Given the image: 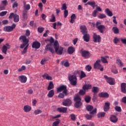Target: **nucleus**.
Masks as SVG:
<instances>
[{
    "label": "nucleus",
    "instance_id": "nucleus-1",
    "mask_svg": "<svg viewBox=\"0 0 126 126\" xmlns=\"http://www.w3.org/2000/svg\"><path fill=\"white\" fill-rule=\"evenodd\" d=\"M45 42H50V44H48L45 47L46 51H50L52 54L55 53V50H54V47L52 46V44L55 42V40L53 37H51V39H47L45 40Z\"/></svg>",
    "mask_w": 126,
    "mask_h": 126
},
{
    "label": "nucleus",
    "instance_id": "nucleus-2",
    "mask_svg": "<svg viewBox=\"0 0 126 126\" xmlns=\"http://www.w3.org/2000/svg\"><path fill=\"white\" fill-rule=\"evenodd\" d=\"M74 101L75 102L74 107L77 108V109H79V108H81V106H82V102H81V97L79 95L76 94L74 97Z\"/></svg>",
    "mask_w": 126,
    "mask_h": 126
},
{
    "label": "nucleus",
    "instance_id": "nucleus-3",
    "mask_svg": "<svg viewBox=\"0 0 126 126\" xmlns=\"http://www.w3.org/2000/svg\"><path fill=\"white\" fill-rule=\"evenodd\" d=\"M54 48L55 49V52L57 55H63V48L60 47L59 45V42L56 41L54 43Z\"/></svg>",
    "mask_w": 126,
    "mask_h": 126
},
{
    "label": "nucleus",
    "instance_id": "nucleus-4",
    "mask_svg": "<svg viewBox=\"0 0 126 126\" xmlns=\"http://www.w3.org/2000/svg\"><path fill=\"white\" fill-rule=\"evenodd\" d=\"M68 78L71 85H72V86H76V84H77V77H76V75H69Z\"/></svg>",
    "mask_w": 126,
    "mask_h": 126
},
{
    "label": "nucleus",
    "instance_id": "nucleus-5",
    "mask_svg": "<svg viewBox=\"0 0 126 126\" xmlns=\"http://www.w3.org/2000/svg\"><path fill=\"white\" fill-rule=\"evenodd\" d=\"M101 60H98L94 64V69H99L100 71L104 70V67L101 64Z\"/></svg>",
    "mask_w": 126,
    "mask_h": 126
},
{
    "label": "nucleus",
    "instance_id": "nucleus-6",
    "mask_svg": "<svg viewBox=\"0 0 126 126\" xmlns=\"http://www.w3.org/2000/svg\"><path fill=\"white\" fill-rule=\"evenodd\" d=\"M80 53L81 54V56L84 59H89L91 57V53L87 50H83V49H81Z\"/></svg>",
    "mask_w": 126,
    "mask_h": 126
},
{
    "label": "nucleus",
    "instance_id": "nucleus-7",
    "mask_svg": "<svg viewBox=\"0 0 126 126\" xmlns=\"http://www.w3.org/2000/svg\"><path fill=\"white\" fill-rule=\"evenodd\" d=\"M66 88L67 87L65 85L61 86L60 87L57 88V93H59L63 91V93L64 94L65 96H67L68 94H67V89H66Z\"/></svg>",
    "mask_w": 126,
    "mask_h": 126
},
{
    "label": "nucleus",
    "instance_id": "nucleus-8",
    "mask_svg": "<svg viewBox=\"0 0 126 126\" xmlns=\"http://www.w3.org/2000/svg\"><path fill=\"white\" fill-rule=\"evenodd\" d=\"M93 106L92 105H88L86 106V109L88 112H90V115H96L97 114V108L93 109Z\"/></svg>",
    "mask_w": 126,
    "mask_h": 126
},
{
    "label": "nucleus",
    "instance_id": "nucleus-9",
    "mask_svg": "<svg viewBox=\"0 0 126 126\" xmlns=\"http://www.w3.org/2000/svg\"><path fill=\"white\" fill-rule=\"evenodd\" d=\"M104 78L109 85H115V79L111 77H109L107 75H104Z\"/></svg>",
    "mask_w": 126,
    "mask_h": 126
},
{
    "label": "nucleus",
    "instance_id": "nucleus-10",
    "mask_svg": "<svg viewBox=\"0 0 126 126\" xmlns=\"http://www.w3.org/2000/svg\"><path fill=\"white\" fill-rule=\"evenodd\" d=\"M95 7H96V9L95 10H94L92 13V16L94 17H96V16H97V13H98V11H102V8H101V7H100L99 6H98V5L96 4V2L94 3V8H95Z\"/></svg>",
    "mask_w": 126,
    "mask_h": 126
},
{
    "label": "nucleus",
    "instance_id": "nucleus-11",
    "mask_svg": "<svg viewBox=\"0 0 126 126\" xmlns=\"http://www.w3.org/2000/svg\"><path fill=\"white\" fill-rule=\"evenodd\" d=\"M16 27V25L15 24H13L12 26H7L3 28L4 31L5 32H11L13 31L14 29H15Z\"/></svg>",
    "mask_w": 126,
    "mask_h": 126
},
{
    "label": "nucleus",
    "instance_id": "nucleus-12",
    "mask_svg": "<svg viewBox=\"0 0 126 126\" xmlns=\"http://www.w3.org/2000/svg\"><path fill=\"white\" fill-rule=\"evenodd\" d=\"M93 38L94 43H100L101 42V36L99 35H97L96 33H94Z\"/></svg>",
    "mask_w": 126,
    "mask_h": 126
},
{
    "label": "nucleus",
    "instance_id": "nucleus-13",
    "mask_svg": "<svg viewBox=\"0 0 126 126\" xmlns=\"http://www.w3.org/2000/svg\"><path fill=\"white\" fill-rule=\"evenodd\" d=\"M72 104V102L69 98H66L63 102V106H65V107H69V106H71Z\"/></svg>",
    "mask_w": 126,
    "mask_h": 126
},
{
    "label": "nucleus",
    "instance_id": "nucleus-14",
    "mask_svg": "<svg viewBox=\"0 0 126 126\" xmlns=\"http://www.w3.org/2000/svg\"><path fill=\"white\" fill-rule=\"evenodd\" d=\"M10 49V45L8 43H6L5 45H4L2 47V52L4 54V55H6L7 52V50Z\"/></svg>",
    "mask_w": 126,
    "mask_h": 126
},
{
    "label": "nucleus",
    "instance_id": "nucleus-15",
    "mask_svg": "<svg viewBox=\"0 0 126 126\" xmlns=\"http://www.w3.org/2000/svg\"><path fill=\"white\" fill-rule=\"evenodd\" d=\"M19 80L21 83H26L27 82V77L24 75H21L18 77Z\"/></svg>",
    "mask_w": 126,
    "mask_h": 126
},
{
    "label": "nucleus",
    "instance_id": "nucleus-16",
    "mask_svg": "<svg viewBox=\"0 0 126 126\" xmlns=\"http://www.w3.org/2000/svg\"><path fill=\"white\" fill-rule=\"evenodd\" d=\"M110 106H111V103L109 102H106L104 103L103 106V110L104 112H108L110 110Z\"/></svg>",
    "mask_w": 126,
    "mask_h": 126
},
{
    "label": "nucleus",
    "instance_id": "nucleus-17",
    "mask_svg": "<svg viewBox=\"0 0 126 126\" xmlns=\"http://www.w3.org/2000/svg\"><path fill=\"white\" fill-rule=\"evenodd\" d=\"M109 120L111 123H113L114 124H116V123H118V119L117 118V116L114 115H112L110 116Z\"/></svg>",
    "mask_w": 126,
    "mask_h": 126
},
{
    "label": "nucleus",
    "instance_id": "nucleus-18",
    "mask_svg": "<svg viewBox=\"0 0 126 126\" xmlns=\"http://www.w3.org/2000/svg\"><path fill=\"white\" fill-rule=\"evenodd\" d=\"M41 47V43L38 41H34L32 45V48L33 49H39Z\"/></svg>",
    "mask_w": 126,
    "mask_h": 126
},
{
    "label": "nucleus",
    "instance_id": "nucleus-19",
    "mask_svg": "<svg viewBox=\"0 0 126 126\" xmlns=\"http://www.w3.org/2000/svg\"><path fill=\"white\" fill-rule=\"evenodd\" d=\"M80 30L83 34L88 33L87 29L86 28V26H85V25H82L80 26Z\"/></svg>",
    "mask_w": 126,
    "mask_h": 126
},
{
    "label": "nucleus",
    "instance_id": "nucleus-20",
    "mask_svg": "<svg viewBox=\"0 0 126 126\" xmlns=\"http://www.w3.org/2000/svg\"><path fill=\"white\" fill-rule=\"evenodd\" d=\"M83 35H84V36H83L84 41L87 42H89V40H90V35H89V34L87 32L86 33L83 34Z\"/></svg>",
    "mask_w": 126,
    "mask_h": 126
},
{
    "label": "nucleus",
    "instance_id": "nucleus-21",
    "mask_svg": "<svg viewBox=\"0 0 126 126\" xmlns=\"http://www.w3.org/2000/svg\"><path fill=\"white\" fill-rule=\"evenodd\" d=\"M121 90L122 93H126V83H122L121 84Z\"/></svg>",
    "mask_w": 126,
    "mask_h": 126
},
{
    "label": "nucleus",
    "instance_id": "nucleus-22",
    "mask_svg": "<svg viewBox=\"0 0 126 126\" xmlns=\"http://www.w3.org/2000/svg\"><path fill=\"white\" fill-rule=\"evenodd\" d=\"M32 110V107L29 105H25L23 108V110L25 113H28Z\"/></svg>",
    "mask_w": 126,
    "mask_h": 126
},
{
    "label": "nucleus",
    "instance_id": "nucleus-23",
    "mask_svg": "<svg viewBox=\"0 0 126 126\" xmlns=\"http://www.w3.org/2000/svg\"><path fill=\"white\" fill-rule=\"evenodd\" d=\"M57 110L60 113H66L67 111V107H59L57 108Z\"/></svg>",
    "mask_w": 126,
    "mask_h": 126
},
{
    "label": "nucleus",
    "instance_id": "nucleus-24",
    "mask_svg": "<svg viewBox=\"0 0 126 126\" xmlns=\"http://www.w3.org/2000/svg\"><path fill=\"white\" fill-rule=\"evenodd\" d=\"M98 96L102 98H109L110 95L108 94V93H100L98 94Z\"/></svg>",
    "mask_w": 126,
    "mask_h": 126
},
{
    "label": "nucleus",
    "instance_id": "nucleus-25",
    "mask_svg": "<svg viewBox=\"0 0 126 126\" xmlns=\"http://www.w3.org/2000/svg\"><path fill=\"white\" fill-rule=\"evenodd\" d=\"M19 40H22L23 43L26 44H28V42H29V40L27 39L25 35L21 36L19 38Z\"/></svg>",
    "mask_w": 126,
    "mask_h": 126
},
{
    "label": "nucleus",
    "instance_id": "nucleus-26",
    "mask_svg": "<svg viewBox=\"0 0 126 126\" xmlns=\"http://www.w3.org/2000/svg\"><path fill=\"white\" fill-rule=\"evenodd\" d=\"M75 51V49H74V47L72 46L69 47L67 50V52L69 55H72V53H74Z\"/></svg>",
    "mask_w": 126,
    "mask_h": 126
},
{
    "label": "nucleus",
    "instance_id": "nucleus-27",
    "mask_svg": "<svg viewBox=\"0 0 126 126\" xmlns=\"http://www.w3.org/2000/svg\"><path fill=\"white\" fill-rule=\"evenodd\" d=\"M97 29L99 31L100 33H104V30H105V26L102 25L97 27Z\"/></svg>",
    "mask_w": 126,
    "mask_h": 126
},
{
    "label": "nucleus",
    "instance_id": "nucleus-28",
    "mask_svg": "<svg viewBox=\"0 0 126 126\" xmlns=\"http://www.w3.org/2000/svg\"><path fill=\"white\" fill-rule=\"evenodd\" d=\"M70 23L73 24L75 21V20L76 19V15H75V14H72L70 16Z\"/></svg>",
    "mask_w": 126,
    "mask_h": 126
},
{
    "label": "nucleus",
    "instance_id": "nucleus-29",
    "mask_svg": "<svg viewBox=\"0 0 126 126\" xmlns=\"http://www.w3.org/2000/svg\"><path fill=\"white\" fill-rule=\"evenodd\" d=\"M54 95H55V91H54V90H50L47 94V96L49 98H53V97H54Z\"/></svg>",
    "mask_w": 126,
    "mask_h": 126
},
{
    "label": "nucleus",
    "instance_id": "nucleus-30",
    "mask_svg": "<svg viewBox=\"0 0 126 126\" xmlns=\"http://www.w3.org/2000/svg\"><path fill=\"white\" fill-rule=\"evenodd\" d=\"M92 88V86L91 85H84L83 86V90H85V91L86 90H89V89H91Z\"/></svg>",
    "mask_w": 126,
    "mask_h": 126
},
{
    "label": "nucleus",
    "instance_id": "nucleus-31",
    "mask_svg": "<svg viewBox=\"0 0 126 126\" xmlns=\"http://www.w3.org/2000/svg\"><path fill=\"white\" fill-rule=\"evenodd\" d=\"M42 77L43 78H45V77H46V79L47 80H52V77L47 73H45L44 74L42 75Z\"/></svg>",
    "mask_w": 126,
    "mask_h": 126
},
{
    "label": "nucleus",
    "instance_id": "nucleus-32",
    "mask_svg": "<svg viewBox=\"0 0 126 126\" xmlns=\"http://www.w3.org/2000/svg\"><path fill=\"white\" fill-rule=\"evenodd\" d=\"M105 12L107 14L108 16L111 17L113 15V12L109 8L105 9Z\"/></svg>",
    "mask_w": 126,
    "mask_h": 126
},
{
    "label": "nucleus",
    "instance_id": "nucleus-33",
    "mask_svg": "<svg viewBox=\"0 0 126 126\" xmlns=\"http://www.w3.org/2000/svg\"><path fill=\"white\" fill-rule=\"evenodd\" d=\"M112 31H113V32H114V34H119V33H120L119 29L117 27H113L112 28Z\"/></svg>",
    "mask_w": 126,
    "mask_h": 126
},
{
    "label": "nucleus",
    "instance_id": "nucleus-34",
    "mask_svg": "<svg viewBox=\"0 0 126 126\" xmlns=\"http://www.w3.org/2000/svg\"><path fill=\"white\" fill-rule=\"evenodd\" d=\"M23 18L24 20H26L27 19V17L28 16V14H27V12L25 10L23 11Z\"/></svg>",
    "mask_w": 126,
    "mask_h": 126
},
{
    "label": "nucleus",
    "instance_id": "nucleus-35",
    "mask_svg": "<svg viewBox=\"0 0 126 126\" xmlns=\"http://www.w3.org/2000/svg\"><path fill=\"white\" fill-rule=\"evenodd\" d=\"M106 116V113L105 112H99L97 114V118H104Z\"/></svg>",
    "mask_w": 126,
    "mask_h": 126
},
{
    "label": "nucleus",
    "instance_id": "nucleus-36",
    "mask_svg": "<svg viewBox=\"0 0 126 126\" xmlns=\"http://www.w3.org/2000/svg\"><path fill=\"white\" fill-rule=\"evenodd\" d=\"M14 22H18L19 21V15L15 14L14 16Z\"/></svg>",
    "mask_w": 126,
    "mask_h": 126
},
{
    "label": "nucleus",
    "instance_id": "nucleus-37",
    "mask_svg": "<svg viewBox=\"0 0 126 126\" xmlns=\"http://www.w3.org/2000/svg\"><path fill=\"white\" fill-rule=\"evenodd\" d=\"M85 101L86 103H90V101H91V97L89 95H86L85 97Z\"/></svg>",
    "mask_w": 126,
    "mask_h": 126
},
{
    "label": "nucleus",
    "instance_id": "nucleus-38",
    "mask_svg": "<svg viewBox=\"0 0 126 126\" xmlns=\"http://www.w3.org/2000/svg\"><path fill=\"white\" fill-rule=\"evenodd\" d=\"M116 63H117V64H118V65H119V66H120V67H122L124 65L123 64V62H122V61H121L120 60V59H117Z\"/></svg>",
    "mask_w": 126,
    "mask_h": 126
},
{
    "label": "nucleus",
    "instance_id": "nucleus-39",
    "mask_svg": "<svg viewBox=\"0 0 126 126\" xmlns=\"http://www.w3.org/2000/svg\"><path fill=\"white\" fill-rule=\"evenodd\" d=\"M51 89H54V84L53 83V82H50L49 83L47 90L49 91L51 90Z\"/></svg>",
    "mask_w": 126,
    "mask_h": 126
},
{
    "label": "nucleus",
    "instance_id": "nucleus-40",
    "mask_svg": "<svg viewBox=\"0 0 126 126\" xmlns=\"http://www.w3.org/2000/svg\"><path fill=\"white\" fill-rule=\"evenodd\" d=\"M84 77H86V74L83 71H81V74L80 75V79H82V78H84Z\"/></svg>",
    "mask_w": 126,
    "mask_h": 126
},
{
    "label": "nucleus",
    "instance_id": "nucleus-41",
    "mask_svg": "<svg viewBox=\"0 0 126 126\" xmlns=\"http://www.w3.org/2000/svg\"><path fill=\"white\" fill-rule=\"evenodd\" d=\"M92 91L93 93H97L99 91V88L97 87H93Z\"/></svg>",
    "mask_w": 126,
    "mask_h": 126
},
{
    "label": "nucleus",
    "instance_id": "nucleus-42",
    "mask_svg": "<svg viewBox=\"0 0 126 126\" xmlns=\"http://www.w3.org/2000/svg\"><path fill=\"white\" fill-rule=\"evenodd\" d=\"M98 18L100 19H103L104 18H107V16L104 14L100 13Z\"/></svg>",
    "mask_w": 126,
    "mask_h": 126
},
{
    "label": "nucleus",
    "instance_id": "nucleus-43",
    "mask_svg": "<svg viewBox=\"0 0 126 126\" xmlns=\"http://www.w3.org/2000/svg\"><path fill=\"white\" fill-rule=\"evenodd\" d=\"M87 4L89 5H91L93 8L94 9V5H95V1H88L87 2Z\"/></svg>",
    "mask_w": 126,
    "mask_h": 126
},
{
    "label": "nucleus",
    "instance_id": "nucleus-44",
    "mask_svg": "<svg viewBox=\"0 0 126 126\" xmlns=\"http://www.w3.org/2000/svg\"><path fill=\"white\" fill-rule=\"evenodd\" d=\"M92 116H93V115L87 114L85 115V118L87 120H90L92 119Z\"/></svg>",
    "mask_w": 126,
    "mask_h": 126
},
{
    "label": "nucleus",
    "instance_id": "nucleus-45",
    "mask_svg": "<svg viewBox=\"0 0 126 126\" xmlns=\"http://www.w3.org/2000/svg\"><path fill=\"white\" fill-rule=\"evenodd\" d=\"M31 8V6H30V4H27V5H25L24 6V9L26 10H29Z\"/></svg>",
    "mask_w": 126,
    "mask_h": 126
},
{
    "label": "nucleus",
    "instance_id": "nucleus-46",
    "mask_svg": "<svg viewBox=\"0 0 126 126\" xmlns=\"http://www.w3.org/2000/svg\"><path fill=\"white\" fill-rule=\"evenodd\" d=\"M26 69V67L25 65H22V67L18 69V71L19 72H21V71H23V70H25Z\"/></svg>",
    "mask_w": 126,
    "mask_h": 126
},
{
    "label": "nucleus",
    "instance_id": "nucleus-47",
    "mask_svg": "<svg viewBox=\"0 0 126 126\" xmlns=\"http://www.w3.org/2000/svg\"><path fill=\"white\" fill-rule=\"evenodd\" d=\"M44 28L43 27H38L37 28V31L38 33H43L44 32Z\"/></svg>",
    "mask_w": 126,
    "mask_h": 126
},
{
    "label": "nucleus",
    "instance_id": "nucleus-48",
    "mask_svg": "<svg viewBox=\"0 0 126 126\" xmlns=\"http://www.w3.org/2000/svg\"><path fill=\"white\" fill-rule=\"evenodd\" d=\"M85 69L87 71H91V69H92V67L90 65H87L85 67Z\"/></svg>",
    "mask_w": 126,
    "mask_h": 126
},
{
    "label": "nucleus",
    "instance_id": "nucleus-49",
    "mask_svg": "<svg viewBox=\"0 0 126 126\" xmlns=\"http://www.w3.org/2000/svg\"><path fill=\"white\" fill-rule=\"evenodd\" d=\"M50 22H56V17L55 16V15L53 14L52 15V18L50 20Z\"/></svg>",
    "mask_w": 126,
    "mask_h": 126
},
{
    "label": "nucleus",
    "instance_id": "nucleus-50",
    "mask_svg": "<svg viewBox=\"0 0 126 126\" xmlns=\"http://www.w3.org/2000/svg\"><path fill=\"white\" fill-rule=\"evenodd\" d=\"M67 9V7L66 6V3H63L62 5V7H61L62 10H66Z\"/></svg>",
    "mask_w": 126,
    "mask_h": 126
},
{
    "label": "nucleus",
    "instance_id": "nucleus-51",
    "mask_svg": "<svg viewBox=\"0 0 126 126\" xmlns=\"http://www.w3.org/2000/svg\"><path fill=\"white\" fill-rule=\"evenodd\" d=\"M41 113H42V111L40 109H37V110H34V114L35 115H39V114H41Z\"/></svg>",
    "mask_w": 126,
    "mask_h": 126
},
{
    "label": "nucleus",
    "instance_id": "nucleus-52",
    "mask_svg": "<svg viewBox=\"0 0 126 126\" xmlns=\"http://www.w3.org/2000/svg\"><path fill=\"white\" fill-rule=\"evenodd\" d=\"M86 93V91H85L84 90H80L79 94H80V95H85V94Z\"/></svg>",
    "mask_w": 126,
    "mask_h": 126
},
{
    "label": "nucleus",
    "instance_id": "nucleus-53",
    "mask_svg": "<svg viewBox=\"0 0 126 126\" xmlns=\"http://www.w3.org/2000/svg\"><path fill=\"white\" fill-rule=\"evenodd\" d=\"M115 109L116 111H117V112H122V108L120 106H116L115 108Z\"/></svg>",
    "mask_w": 126,
    "mask_h": 126
},
{
    "label": "nucleus",
    "instance_id": "nucleus-54",
    "mask_svg": "<svg viewBox=\"0 0 126 126\" xmlns=\"http://www.w3.org/2000/svg\"><path fill=\"white\" fill-rule=\"evenodd\" d=\"M30 26H32V27H36V24L34 23L33 21H31L30 23Z\"/></svg>",
    "mask_w": 126,
    "mask_h": 126
},
{
    "label": "nucleus",
    "instance_id": "nucleus-55",
    "mask_svg": "<svg viewBox=\"0 0 126 126\" xmlns=\"http://www.w3.org/2000/svg\"><path fill=\"white\" fill-rule=\"evenodd\" d=\"M101 62L103 63H108V61H107V59L103 57H101Z\"/></svg>",
    "mask_w": 126,
    "mask_h": 126
},
{
    "label": "nucleus",
    "instance_id": "nucleus-56",
    "mask_svg": "<svg viewBox=\"0 0 126 126\" xmlns=\"http://www.w3.org/2000/svg\"><path fill=\"white\" fill-rule=\"evenodd\" d=\"M68 15V11L67 10H65L64 11V18H66L67 16Z\"/></svg>",
    "mask_w": 126,
    "mask_h": 126
},
{
    "label": "nucleus",
    "instance_id": "nucleus-57",
    "mask_svg": "<svg viewBox=\"0 0 126 126\" xmlns=\"http://www.w3.org/2000/svg\"><path fill=\"white\" fill-rule=\"evenodd\" d=\"M6 13H7V11H2L0 12V16H4V15H6Z\"/></svg>",
    "mask_w": 126,
    "mask_h": 126
},
{
    "label": "nucleus",
    "instance_id": "nucleus-58",
    "mask_svg": "<svg viewBox=\"0 0 126 126\" xmlns=\"http://www.w3.org/2000/svg\"><path fill=\"white\" fill-rule=\"evenodd\" d=\"M119 41H120L119 39H118V37H115L113 40V42L114 44H118Z\"/></svg>",
    "mask_w": 126,
    "mask_h": 126
},
{
    "label": "nucleus",
    "instance_id": "nucleus-59",
    "mask_svg": "<svg viewBox=\"0 0 126 126\" xmlns=\"http://www.w3.org/2000/svg\"><path fill=\"white\" fill-rule=\"evenodd\" d=\"M60 124V121H56L54 122L53 124V126H58V125Z\"/></svg>",
    "mask_w": 126,
    "mask_h": 126
},
{
    "label": "nucleus",
    "instance_id": "nucleus-60",
    "mask_svg": "<svg viewBox=\"0 0 126 126\" xmlns=\"http://www.w3.org/2000/svg\"><path fill=\"white\" fill-rule=\"evenodd\" d=\"M58 98H64V94H63V93H60L58 95Z\"/></svg>",
    "mask_w": 126,
    "mask_h": 126
},
{
    "label": "nucleus",
    "instance_id": "nucleus-61",
    "mask_svg": "<svg viewBox=\"0 0 126 126\" xmlns=\"http://www.w3.org/2000/svg\"><path fill=\"white\" fill-rule=\"evenodd\" d=\"M70 117H71V120H72V121H75V119H76L75 115L71 114Z\"/></svg>",
    "mask_w": 126,
    "mask_h": 126
},
{
    "label": "nucleus",
    "instance_id": "nucleus-62",
    "mask_svg": "<svg viewBox=\"0 0 126 126\" xmlns=\"http://www.w3.org/2000/svg\"><path fill=\"white\" fill-rule=\"evenodd\" d=\"M17 6H18V3H17V2H14L12 5L13 8H15V7H17Z\"/></svg>",
    "mask_w": 126,
    "mask_h": 126
},
{
    "label": "nucleus",
    "instance_id": "nucleus-63",
    "mask_svg": "<svg viewBox=\"0 0 126 126\" xmlns=\"http://www.w3.org/2000/svg\"><path fill=\"white\" fill-rule=\"evenodd\" d=\"M121 41L123 44H125V45H126V39H121Z\"/></svg>",
    "mask_w": 126,
    "mask_h": 126
},
{
    "label": "nucleus",
    "instance_id": "nucleus-64",
    "mask_svg": "<svg viewBox=\"0 0 126 126\" xmlns=\"http://www.w3.org/2000/svg\"><path fill=\"white\" fill-rule=\"evenodd\" d=\"M122 102L124 104H126V96H124L122 98Z\"/></svg>",
    "mask_w": 126,
    "mask_h": 126
}]
</instances>
